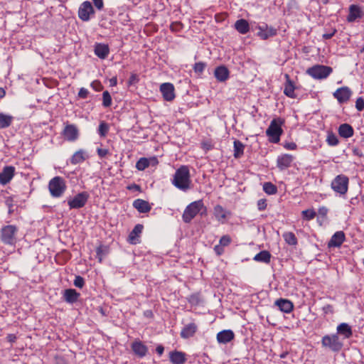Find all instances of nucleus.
<instances>
[{"instance_id":"obj_1","label":"nucleus","mask_w":364,"mask_h":364,"mask_svg":"<svg viewBox=\"0 0 364 364\" xmlns=\"http://www.w3.org/2000/svg\"><path fill=\"white\" fill-rule=\"evenodd\" d=\"M191 175L187 166H181L175 172L172 184L177 188L186 191L191 188Z\"/></svg>"},{"instance_id":"obj_42","label":"nucleus","mask_w":364,"mask_h":364,"mask_svg":"<svg viewBox=\"0 0 364 364\" xmlns=\"http://www.w3.org/2000/svg\"><path fill=\"white\" fill-rule=\"evenodd\" d=\"M109 127L107 123L102 121L98 127V134L101 137H105L108 134Z\"/></svg>"},{"instance_id":"obj_60","label":"nucleus","mask_w":364,"mask_h":364,"mask_svg":"<svg viewBox=\"0 0 364 364\" xmlns=\"http://www.w3.org/2000/svg\"><path fill=\"white\" fill-rule=\"evenodd\" d=\"M223 247H224L221 246L220 245H218L215 246L214 250L215 251L218 255H220L224 252Z\"/></svg>"},{"instance_id":"obj_6","label":"nucleus","mask_w":364,"mask_h":364,"mask_svg":"<svg viewBox=\"0 0 364 364\" xmlns=\"http://www.w3.org/2000/svg\"><path fill=\"white\" fill-rule=\"evenodd\" d=\"M333 71L329 66L323 65H314L306 70V73L314 79L322 80L326 78Z\"/></svg>"},{"instance_id":"obj_33","label":"nucleus","mask_w":364,"mask_h":364,"mask_svg":"<svg viewBox=\"0 0 364 364\" xmlns=\"http://www.w3.org/2000/svg\"><path fill=\"white\" fill-rule=\"evenodd\" d=\"M88 158L85 151L80 149L75 151L70 158V163L73 165L80 164Z\"/></svg>"},{"instance_id":"obj_29","label":"nucleus","mask_w":364,"mask_h":364,"mask_svg":"<svg viewBox=\"0 0 364 364\" xmlns=\"http://www.w3.org/2000/svg\"><path fill=\"white\" fill-rule=\"evenodd\" d=\"M169 359L173 364H183L186 360V354L178 350L170 352Z\"/></svg>"},{"instance_id":"obj_56","label":"nucleus","mask_w":364,"mask_h":364,"mask_svg":"<svg viewBox=\"0 0 364 364\" xmlns=\"http://www.w3.org/2000/svg\"><path fill=\"white\" fill-rule=\"evenodd\" d=\"M90 85L96 91H100L102 89V84L97 80L93 81Z\"/></svg>"},{"instance_id":"obj_31","label":"nucleus","mask_w":364,"mask_h":364,"mask_svg":"<svg viewBox=\"0 0 364 364\" xmlns=\"http://www.w3.org/2000/svg\"><path fill=\"white\" fill-rule=\"evenodd\" d=\"M235 29L240 34H246L250 31V27L248 21L244 18L237 20L234 24Z\"/></svg>"},{"instance_id":"obj_23","label":"nucleus","mask_w":364,"mask_h":364,"mask_svg":"<svg viewBox=\"0 0 364 364\" xmlns=\"http://www.w3.org/2000/svg\"><path fill=\"white\" fill-rule=\"evenodd\" d=\"M214 76L219 82H225L230 76L229 70L225 65L217 67L214 71Z\"/></svg>"},{"instance_id":"obj_52","label":"nucleus","mask_w":364,"mask_h":364,"mask_svg":"<svg viewBox=\"0 0 364 364\" xmlns=\"http://www.w3.org/2000/svg\"><path fill=\"white\" fill-rule=\"evenodd\" d=\"M257 208L259 210H264L266 209L267 208V200L266 199H259L258 201H257Z\"/></svg>"},{"instance_id":"obj_7","label":"nucleus","mask_w":364,"mask_h":364,"mask_svg":"<svg viewBox=\"0 0 364 364\" xmlns=\"http://www.w3.org/2000/svg\"><path fill=\"white\" fill-rule=\"evenodd\" d=\"M348 178L343 175H338L331 182V188L336 193L343 195L346 194L348 188Z\"/></svg>"},{"instance_id":"obj_45","label":"nucleus","mask_w":364,"mask_h":364,"mask_svg":"<svg viewBox=\"0 0 364 364\" xmlns=\"http://www.w3.org/2000/svg\"><path fill=\"white\" fill-rule=\"evenodd\" d=\"M301 215L304 220H311L315 218L316 213L314 210L308 209L303 210Z\"/></svg>"},{"instance_id":"obj_58","label":"nucleus","mask_w":364,"mask_h":364,"mask_svg":"<svg viewBox=\"0 0 364 364\" xmlns=\"http://www.w3.org/2000/svg\"><path fill=\"white\" fill-rule=\"evenodd\" d=\"M336 32V29L333 28L331 32L323 33L322 36L323 38L326 40L330 39L335 35Z\"/></svg>"},{"instance_id":"obj_9","label":"nucleus","mask_w":364,"mask_h":364,"mask_svg":"<svg viewBox=\"0 0 364 364\" xmlns=\"http://www.w3.org/2000/svg\"><path fill=\"white\" fill-rule=\"evenodd\" d=\"M16 226L9 225L4 227L1 230V239L6 245H14L16 242Z\"/></svg>"},{"instance_id":"obj_8","label":"nucleus","mask_w":364,"mask_h":364,"mask_svg":"<svg viewBox=\"0 0 364 364\" xmlns=\"http://www.w3.org/2000/svg\"><path fill=\"white\" fill-rule=\"evenodd\" d=\"M90 198V194L86 191H82L73 198L68 200V205L70 209H80L83 208Z\"/></svg>"},{"instance_id":"obj_27","label":"nucleus","mask_w":364,"mask_h":364,"mask_svg":"<svg viewBox=\"0 0 364 364\" xmlns=\"http://www.w3.org/2000/svg\"><path fill=\"white\" fill-rule=\"evenodd\" d=\"M275 305L277 306L279 310L282 312L289 314L294 308V305L291 301L285 299H279L275 301Z\"/></svg>"},{"instance_id":"obj_54","label":"nucleus","mask_w":364,"mask_h":364,"mask_svg":"<svg viewBox=\"0 0 364 364\" xmlns=\"http://www.w3.org/2000/svg\"><path fill=\"white\" fill-rule=\"evenodd\" d=\"M201 148L205 151H208L213 149V145L210 141H205L201 143Z\"/></svg>"},{"instance_id":"obj_53","label":"nucleus","mask_w":364,"mask_h":364,"mask_svg":"<svg viewBox=\"0 0 364 364\" xmlns=\"http://www.w3.org/2000/svg\"><path fill=\"white\" fill-rule=\"evenodd\" d=\"M189 303L193 305H197L200 302V298L199 296L197 294H193L191 295L188 299Z\"/></svg>"},{"instance_id":"obj_11","label":"nucleus","mask_w":364,"mask_h":364,"mask_svg":"<svg viewBox=\"0 0 364 364\" xmlns=\"http://www.w3.org/2000/svg\"><path fill=\"white\" fill-rule=\"evenodd\" d=\"M61 134L65 140L73 142L79 138V129L75 124H66Z\"/></svg>"},{"instance_id":"obj_44","label":"nucleus","mask_w":364,"mask_h":364,"mask_svg":"<svg viewBox=\"0 0 364 364\" xmlns=\"http://www.w3.org/2000/svg\"><path fill=\"white\" fill-rule=\"evenodd\" d=\"M112 105V97L108 91H105L102 93V105L105 107H109Z\"/></svg>"},{"instance_id":"obj_26","label":"nucleus","mask_w":364,"mask_h":364,"mask_svg":"<svg viewBox=\"0 0 364 364\" xmlns=\"http://www.w3.org/2000/svg\"><path fill=\"white\" fill-rule=\"evenodd\" d=\"M80 294L77 292V291L74 289H67L64 291L63 293V299L64 300L69 304H73L76 302Z\"/></svg>"},{"instance_id":"obj_28","label":"nucleus","mask_w":364,"mask_h":364,"mask_svg":"<svg viewBox=\"0 0 364 364\" xmlns=\"http://www.w3.org/2000/svg\"><path fill=\"white\" fill-rule=\"evenodd\" d=\"M337 333L343 336V339L349 338L353 335L351 327L346 323H341L337 326Z\"/></svg>"},{"instance_id":"obj_13","label":"nucleus","mask_w":364,"mask_h":364,"mask_svg":"<svg viewBox=\"0 0 364 364\" xmlns=\"http://www.w3.org/2000/svg\"><path fill=\"white\" fill-rule=\"evenodd\" d=\"M160 92L162 94L164 100L171 102L174 100L175 89L173 84L170 82H164L160 85Z\"/></svg>"},{"instance_id":"obj_21","label":"nucleus","mask_w":364,"mask_h":364,"mask_svg":"<svg viewBox=\"0 0 364 364\" xmlns=\"http://www.w3.org/2000/svg\"><path fill=\"white\" fill-rule=\"evenodd\" d=\"M198 330V326L195 323H190L182 328L181 337L185 339L193 337Z\"/></svg>"},{"instance_id":"obj_24","label":"nucleus","mask_w":364,"mask_h":364,"mask_svg":"<svg viewBox=\"0 0 364 364\" xmlns=\"http://www.w3.org/2000/svg\"><path fill=\"white\" fill-rule=\"evenodd\" d=\"M235 338V334L232 330H223L217 334V341L219 343L225 344L230 342Z\"/></svg>"},{"instance_id":"obj_38","label":"nucleus","mask_w":364,"mask_h":364,"mask_svg":"<svg viewBox=\"0 0 364 364\" xmlns=\"http://www.w3.org/2000/svg\"><path fill=\"white\" fill-rule=\"evenodd\" d=\"M13 121V117L10 115L0 114V129H4L11 125Z\"/></svg>"},{"instance_id":"obj_22","label":"nucleus","mask_w":364,"mask_h":364,"mask_svg":"<svg viewBox=\"0 0 364 364\" xmlns=\"http://www.w3.org/2000/svg\"><path fill=\"white\" fill-rule=\"evenodd\" d=\"M363 14L360 8L358 5L352 4L349 7V14L347 17L348 22L355 21L358 18H361Z\"/></svg>"},{"instance_id":"obj_16","label":"nucleus","mask_w":364,"mask_h":364,"mask_svg":"<svg viewBox=\"0 0 364 364\" xmlns=\"http://www.w3.org/2000/svg\"><path fill=\"white\" fill-rule=\"evenodd\" d=\"M346 240L345 233L343 231L336 232L328 242V247H340Z\"/></svg>"},{"instance_id":"obj_48","label":"nucleus","mask_w":364,"mask_h":364,"mask_svg":"<svg viewBox=\"0 0 364 364\" xmlns=\"http://www.w3.org/2000/svg\"><path fill=\"white\" fill-rule=\"evenodd\" d=\"M73 284L76 287L82 288L85 285L84 278L81 276H75Z\"/></svg>"},{"instance_id":"obj_18","label":"nucleus","mask_w":364,"mask_h":364,"mask_svg":"<svg viewBox=\"0 0 364 364\" xmlns=\"http://www.w3.org/2000/svg\"><path fill=\"white\" fill-rule=\"evenodd\" d=\"M94 53L100 59H105L109 53V48L107 44L96 43L94 46Z\"/></svg>"},{"instance_id":"obj_59","label":"nucleus","mask_w":364,"mask_h":364,"mask_svg":"<svg viewBox=\"0 0 364 364\" xmlns=\"http://www.w3.org/2000/svg\"><path fill=\"white\" fill-rule=\"evenodd\" d=\"M95 7L98 10H102L104 7V3L102 0H92Z\"/></svg>"},{"instance_id":"obj_25","label":"nucleus","mask_w":364,"mask_h":364,"mask_svg":"<svg viewBox=\"0 0 364 364\" xmlns=\"http://www.w3.org/2000/svg\"><path fill=\"white\" fill-rule=\"evenodd\" d=\"M133 207L141 213H149L151 209L149 202L143 199H136L134 200Z\"/></svg>"},{"instance_id":"obj_41","label":"nucleus","mask_w":364,"mask_h":364,"mask_svg":"<svg viewBox=\"0 0 364 364\" xmlns=\"http://www.w3.org/2000/svg\"><path fill=\"white\" fill-rule=\"evenodd\" d=\"M263 191L269 195L275 194L277 192V188L275 185L271 182H265L263 184Z\"/></svg>"},{"instance_id":"obj_2","label":"nucleus","mask_w":364,"mask_h":364,"mask_svg":"<svg viewBox=\"0 0 364 364\" xmlns=\"http://www.w3.org/2000/svg\"><path fill=\"white\" fill-rule=\"evenodd\" d=\"M284 123V120L280 117L271 121L269 127L266 130V134L269 136L270 142L277 144L279 141L280 136L283 134L282 126Z\"/></svg>"},{"instance_id":"obj_55","label":"nucleus","mask_w":364,"mask_h":364,"mask_svg":"<svg viewBox=\"0 0 364 364\" xmlns=\"http://www.w3.org/2000/svg\"><path fill=\"white\" fill-rule=\"evenodd\" d=\"M139 82V77L136 74L132 73L129 79L128 83L129 85L136 84Z\"/></svg>"},{"instance_id":"obj_17","label":"nucleus","mask_w":364,"mask_h":364,"mask_svg":"<svg viewBox=\"0 0 364 364\" xmlns=\"http://www.w3.org/2000/svg\"><path fill=\"white\" fill-rule=\"evenodd\" d=\"M15 168L11 166H5L0 173V183L6 185L13 178L14 176Z\"/></svg>"},{"instance_id":"obj_57","label":"nucleus","mask_w":364,"mask_h":364,"mask_svg":"<svg viewBox=\"0 0 364 364\" xmlns=\"http://www.w3.org/2000/svg\"><path fill=\"white\" fill-rule=\"evenodd\" d=\"M97 152L98 156L100 158H104V157H105L109 154L108 149H101V148H98L97 149Z\"/></svg>"},{"instance_id":"obj_15","label":"nucleus","mask_w":364,"mask_h":364,"mask_svg":"<svg viewBox=\"0 0 364 364\" xmlns=\"http://www.w3.org/2000/svg\"><path fill=\"white\" fill-rule=\"evenodd\" d=\"M131 348L134 355L140 358L145 357L149 351L148 347L139 339L132 342Z\"/></svg>"},{"instance_id":"obj_40","label":"nucleus","mask_w":364,"mask_h":364,"mask_svg":"<svg viewBox=\"0 0 364 364\" xmlns=\"http://www.w3.org/2000/svg\"><path fill=\"white\" fill-rule=\"evenodd\" d=\"M149 166H150V160H149L147 158H145V157L140 158L136 164V168L139 171H144L145 168H148Z\"/></svg>"},{"instance_id":"obj_46","label":"nucleus","mask_w":364,"mask_h":364,"mask_svg":"<svg viewBox=\"0 0 364 364\" xmlns=\"http://www.w3.org/2000/svg\"><path fill=\"white\" fill-rule=\"evenodd\" d=\"M205 68H206L205 63L198 62V63H195V65H193V70L198 75H201L203 73Z\"/></svg>"},{"instance_id":"obj_50","label":"nucleus","mask_w":364,"mask_h":364,"mask_svg":"<svg viewBox=\"0 0 364 364\" xmlns=\"http://www.w3.org/2000/svg\"><path fill=\"white\" fill-rule=\"evenodd\" d=\"M355 108L359 112H361L364 109V100L362 97H360L356 100Z\"/></svg>"},{"instance_id":"obj_63","label":"nucleus","mask_w":364,"mask_h":364,"mask_svg":"<svg viewBox=\"0 0 364 364\" xmlns=\"http://www.w3.org/2000/svg\"><path fill=\"white\" fill-rule=\"evenodd\" d=\"M353 154L355 156H358L359 157L363 156V152L361 151V150L359 148H357V147H354L353 149Z\"/></svg>"},{"instance_id":"obj_51","label":"nucleus","mask_w":364,"mask_h":364,"mask_svg":"<svg viewBox=\"0 0 364 364\" xmlns=\"http://www.w3.org/2000/svg\"><path fill=\"white\" fill-rule=\"evenodd\" d=\"M89 91L85 87H81L78 92L77 96L80 99H86L88 97Z\"/></svg>"},{"instance_id":"obj_37","label":"nucleus","mask_w":364,"mask_h":364,"mask_svg":"<svg viewBox=\"0 0 364 364\" xmlns=\"http://www.w3.org/2000/svg\"><path fill=\"white\" fill-rule=\"evenodd\" d=\"M283 238L284 239L285 242L292 246H295L298 243L297 238L295 235V234L292 232H286L283 234Z\"/></svg>"},{"instance_id":"obj_5","label":"nucleus","mask_w":364,"mask_h":364,"mask_svg":"<svg viewBox=\"0 0 364 364\" xmlns=\"http://www.w3.org/2000/svg\"><path fill=\"white\" fill-rule=\"evenodd\" d=\"M66 188L65 181L60 176H55L48 183V190L53 198L61 197Z\"/></svg>"},{"instance_id":"obj_12","label":"nucleus","mask_w":364,"mask_h":364,"mask_svg":"<svg viewBox=\"0 0 364 364\" xmlns=\"http://www.w3.org/2000/svg\"><path fill=\"white\" fill-rule=\"evenodd\" d=\"M352 94L353 92L348 87L343 86L338 88L333 93V96L338 100L339 104H343L350 100Z\"/></svg>"},{"instance_id":"obj_20","label":"nucleus","mask_w":364,"mask_h":364,"mask_svg":"<svg viewBox=\"0 0 364 364\" xmlns=\"http://www.w3.org/2000/svg\"><path fill=\"white\" fill-rule=\"evenodd\" d=\"M257 28V36L263 40H266L277 34V30L272 27H268L267 25L259 26Z\"/></svg>"},{"instance_id":"obj_32","label":"nucleus","mask_w":364,"mask_h":364,"mask_svg":"<svg viewBox=\"0 0 364 364\" xmlns=\"http://www.w3.org/2000/svg\"><path fill=\"white\" fill-rule=\"evenodd\" d=\"M285 78L287 81L284 85V93L289 97L295 98L296 95L294 92L295 87L294 82L291 80L288 74L285 75Z\"/></svg>"},{"instance_id":"obj_3","label":"nucleus","mask_w":364,"mask_h":364,"mask_svg":"<svg viewBox=\"0 0 364 364\" xmlns=\"http://www.w3.org/2000/svg\"><path fill=\"white\" fill-rule=\"evenodd\" d=\"M322 347L333 352H339L343 346V341L338 334H327L322 337Z\"/></svg>"},{"instance_id":"obj_35","label":"nucleus","mask_w":364,"mask_h":364,"mask_svg":"<svg viewBox=\"0 0 364 364\" xmlns=\"http://www.w3.org/2000/svg\"><path fill=\"white\" fill-rule=\"evenodd\" d=\"M234 154L235 159L241 158L244 154L245 145L239 140L235 139L233 143Z\"/></svg>"},{"instance_id":"obj_14","label":"nucleus","mask_w":364,"mask_h":364,"mask_svg":"<svg viewBox=\"0 0 364 364\" xmlns=\"http://www.w3.org/2000/svg\"><path fill=\"white\" fill-rule=\"evenodd\" d=\"M213 215L220 223L224 224L231 216V212L225 209L220 205H216L213 208Z\"/></svg>"},{"instance_id":"obj_34","label":"nucleus","mask_w":364,"mask_h":364,"mask_svg":"<svg viewBox=\"0 0 364 364\" xmlns=\"http://www.w3.org/2000/svg\"><path fill=\"white\" fill-rule=\"evenodd\" d=\"M253 259L258 262L269 264L271 260V254L267 250H262L257 254Z\"/></svg>"},{"instance_id":"obj_10","label":"nucleus","mask_w":364,"mask_h":364,"mask_svg":"<svg viewBox=\"0 0 364 364\" xmlns=\"http://www.w3.org/2000/svg\"><path fill=\"white\" fill-rule=\"evenodd\" d=\"M95 10L92 4L85 1L82 2L78 9V17L83 21H88L90 19V16L94 15Z\"/></svg>"},{"instance_id":"obj_4","label":"nucleus","mask_w":364,"mask_h":364,"mask_svg":"<svg viewBox=\"0 0 364 364\" xmlns=\"http://www.w3.org/2000/svg\"><path fill=\"white\" fill-rule=\"evenodd\" d=\"M203 208H204L205 210H206L202 200H198L191 203L188 205L186 206L183 211L182 215L183 222L186 223H191V221Z\"/></svg>"},{"instance_id":"obj_64","label":"nucleus","mask_w":364,"mask_h":364,"mask_svg":"<svg viewBox=\"0 0 364 364\" xmlns=\"http://www.w3.org/2000/svg\"><path fill=\"white\" fill-rule=\"evenodd\" d=\"M323 312L327 314L329 313H332V306L330 304H327L323 307Z\"/></svg>"},{"instance_id":"obj_61","label":"nucleus","mask_w":364,"mask_h":364,"mask_svg":"<svg viewBox=\"0 0 364 364\" xmlns=\"http://www.w3.org/2000/svg\"><path fill=\"white\" fill-rule=\"evenodd\" d=\"M127 188L128 190H133V191H141V187L139 185L135 184V183L129 185Z\"/></svg>"},{"instance_id":"obj_47","label":"nucleus","mask_w":364,"mask_h":364,"mask_svg":"<svg viewBox=\"0 0 364 364\" xmlns=\"http://www.w3.org/2000/svg\"><path fill=\"white\" fill-rule=\"evenodd\" d=\"M231 241V237L229 235H225L222 236L221 238L220 239L219 245H220L223 247H226L230 244Z\"/></svg>"},{"instance_id":"obj_62","label":"nucleus","mask_w":364,"mask_h":364,"mask_svg":"<svg viewBox=\"0 0 364 364\" xmlns=\"http://www.w3.org/2000/svg\"><path fill=\"white\" fill-rule=\"evenodd\" d=\"M318 212L321 216L325 217L327 215L328 209L326 207L323 206L318 208Z\"/></svg>"},{"instance_id":"obj_39","label":"nucleus","mask_w":364,"mask_h":364,"mask_svg":"<svg viewBox=\"0 0 364 364\" xmlns=\"http://www.w3.org/2000/svg\"><path fill=\"white\" fill-rule=\"evenodd\" d=\"M109 252L108 247L105 245H100L96 250L97 257L100 262H102V259L105 256H106Z\"/></svg>"},{"instance_id":"obj_49","label":"nucleus","mask_w":364,"mask_h":364,"mask_svg":"<svg viewBox=\"0 0 364 364\" xmlns=\"http://www.w3.org/2000/svg\"><path fill=\"white\" fill-rule=\"evenodd\" d=\"M183 24L179 21L173 22L171 24L170 28L172 31L178 32L182 30Z\"/></svg>"},{"instance_id":"obj_43","label":"nucleus","mask_w":364,"mask_h":364,"mask_svg":"<svg viewBox=\"0 0 364 364\" xmlns=\"http://www.w3.org/2000/svg\"><path fill=\"white\" fill-rule=\"evenodd\" d=\"M326 141L329 146H336L339 143L337 136L332 132L328 133Z\"/></svg>"},{"instance_id":"obj_30","label":"nucleus","mask_w":364,"mask_h":364,"mask_svg":"<svg viewBox=\"0 0 364 364\" xmlns=\"http://www.w3.org/2000/svg\"><path fill=\"white\" fill-rule=\"evenodd\" d=\"M338 132L340 136L348 139L353 136L354 129L349 124L344 123L339 126Z\"/></svg>"},{"instance_id":"obj_19","label":"nucleus","mask_w":364,"mask_h":364,"mask_svg":"<svg viewBox=\"0 0 364 364\" xmlns=\"http://www.w3.org/2000/svg\"><path fill=\"white\" fill-rule=\"evenodd\" d=\"M294 157L291 154H282L279 156L277 160V167L280 170H284L291 166Z\"/></svg>"},{"instance_id":"obj_36","label":"nucleus","mask_w":364,"mask_h":364,"mask_svg":"<svg viewBox=\"0 0 364 364\" xmlns=\"http://www.w3.org/2000/svg\"><path fill=\"white\" fill-rule=\"evenodd\" d=\"M143 228V225L141 224H137L134 226V229L129 235L131 243L136 244L135 238L141 233Z\"/></svg>"}]
</instances>
